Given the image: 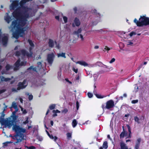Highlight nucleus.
<instances>
[{
	"label": "nucleus",
	"instance_id": "1",
	"mask_svg": "<svg viewBox=\"0 0 149 149\" xmlns=\"http://www.w3.org/2000/svg\"><path fill=\"white\" fill-rule=\"evenodd\" d=\"M32 0H10L11 3L9 5L10 11L14 10L12 13L13 17H10L8 13L4 17V19L8 23L12 21L14 18L16 19L12 22L9 27L10 31L13 32V37L16 39L19 36H23L25 31L28 29L27 26L28 19L34 16L37 9H30L23 6L24 4L27 1Z\"/></svg>",
	"mask_w": 149,
	"mask_h": 149
},
{
	"label": "nucleus",
	"instance_id": "2",
	"mask_svg": "<svg viewBox=\"0 0 149 149\" xmlns=\"http://www.w3.org/2000/svg\"><path fill=\"white\" fill-rule=\"evenodd\" d=\"M12 128L13 130L17 133L16 135L12 136L13 139L17 140V141L14 143L15 144L21 142L24 139V136L22 133H26V130L25 128L21 127L19 126L16 125H14Z\"/></svg>",
	"mask_w": 149,
	"mask_h": 149
},
{
	"label": "nucleus",
	"instance_id": "3",
	"mask_svg": "<svg viewBox=\"0 0 149 149\" xmlns=\"http://www.w3.org/2000/svg\"><path fill=\"white\" fill-rule=\"evenodd\" d=\"M16 116H13L5 119L3 118H0V123L2 125H4L5 127H8L9 128H10L12 125L16 123Z\"/></svg>",
	"mask_w": 149,
	"mask_h": 149
},
{
	"label": "nucleus",
	"instance_id": "4",
	"mask_svg": "<svg viewBox=\"0 0 149 149\" xmlns=\"http://www.w3.org/2000/svg\"><path fill=\"white\" fill-rule=\"evenodd\" d=\"M28 42L31 47L30 48L29 51L30 53L29 54L27 53L25 50H22L21 51V53L19 52H16L15 54L16 56H26L28 57H31L32 56V53L31 52V50L33 48L32 47L34 46V44L32 41L30 40H28Z\"/></svg>",
	"mask_w": 149,
	"mask_h": 149
},
{
	"label": "nucleus",
	"instance_id": "5",
	"mask_svg": "<svg viewBox=\"0 0 149 149\" xmlns=\"http://www.w3.org/2000/svg\"><path fill=\"white\" fill-rule=\"evenodd\" d=\"M139 20L140 21V22L138 24L139 26L149 25V18L145 16H141V17L139 19Z\"/></svg>",
	"mask_w": 149,
	"mask_h": 149
},
{
	"label": "nucleus",
	"instance_id": "6",
	"mask_svg": "<svg viewBox=\"0 0 149 149\" xmlns=\"http://www.w3.org/2000/svg\"><path fill=\"white\" fill-rule=\"evenodd\" d=\"M27 82L26 80H24L23 82L19 83L18 85V87L16 89L13 88L12 89V91H13L17 92V91L19 90L20 89H23L25 88L27 85Z\"/></svg>",
	"mask_w": 149,
	"mask_h": 149
},
{
	"label": "nucleus",
	"instance_id": "7",
	"mask_svg": "<svg viewBox=\"0 0 149 149\" xmlns=\"http://www.w3.org/2000/svg\"><path fill=\"white\" fill-rule=\"evenodd\" d=\"M1 31L0 30V41L1 42L3 45H6L8 41V35L6 34H1Z\"/></svg>",
	"mask_w": 149,
	"mask_h": 149
},
{
	"label": "nucleus",
	"instance_id": "8",
	"mask_svg": "<svg viewBox=\"0 0 149 149\" xmlns=\"http://www.w3.org/2000/svg\"><path fill=\"white\" fill-rule=\"evenodd\" d=\"M43 67L42 63L41 62H38L37 63V68H36V67H34L33 66H31L27 70L28 71L31 72L32 71H36V69H40Z\"/></svg>",
	"mask_w": 149,
	"mask_h": 149
},
{
	"label": "nucleus",
	"instance_id": "9",
	"mask_svg": "<svg viewBox=\"0 0 149 149\" xmlns=\"http://www.w3.org/2000/svg\"><path fill=\"white\" fill-rule=\"evenodd\" d=\"M20 60L19 59L15 63V66L14 68V70H18L20 66L25 65L26 64V62H22L20 63Z\"/></svg>",
	"mask_w": 149,
	"mask_h": 149
},
{
	"label": "nucleus",
	"instance_id": "10",
	"mask_svg": "<svg viewBox=\"0 0 149 149\" xmlns=\"http://www.w3.org/2000/svg\"><path fill=\"white\" fill-rule=\"evenodd\" d=\"M55 57V55L53 53H52L48 54L47 60L48 63L51 65L52 63L54 58Z\"/></svg>",
	"mask_w": 149,
	"mask_h": 149
},
{
	"label": "nucleus",
	"instance_id": "11",
	"mask_svg": "<svg viewBox=\"0 0 149 149\" xmlns=\"http://www.w3.org/2000/svg\"><path fill=\"white\" fill-rule=\"evenodd\" d=\"M114 106V102L112 100H110L106 102V108L109 109L113 108Z\"/></svg>",
	"mask_w": 149,
	"mask_h": 149
},
{
	"label": "nucleus",
	"instance_id": "12",
	"mask_svg": "<svg viewBox=\"0 0 149 149\" xmlns=\"http://www.w3.org/2000/svg\"><path fill=\"white\" fill-rule=\"evenodd\" d=\"M80 24V22L79 19L77 18H75L74 20V22L72 24L73 27H74L75 26H78Z\"/></svg>",
	"mask_w": 149,
	"mask_h": 149
},
{
	"label": "nucleus",
	"instance_id": "13",
	"mask_svg": "<svg viewBox=\"0 0 149 149\" xmlns=\"http://www.w3.org/2000/svg\"><path fill=\"white\" fill-rule=\"evenodd\" d=\"M75 63L76 64H79L84 66H88L89 67H91V66H89L88 63L84 61H78L77 62H76Z\"/></svg>",
	"mask_w": 149,
	"mask_h": 149
},
{
	"label": "nucleus",
	"instance_id": "14",
	"mask_svg": "<svg viewBox=\"0 0 149 149\" xmlns=\"http://www.w3.org/2000/svg\"><path fill=\"white\" fill-rule=\"evenodd\" d=\"M120 149H131L128 148L127 146L123 142H121L120 143Z\"/></svg>",
	"mask_w": 149,
	"mask_h": 149
},
{
	"label": "nucleus",
	"instance_id": "15",
	"mask_svg": "<svg viewBox=\"0 0 149 149\" xmlns=\"http://www.w3.org/2000/svg\"><path fill=\"white\" fill-rule=\"evenodd\" d=\"M127 127L128 131L129 132V134L128 135L127 132H125V136L126 137V138H130L131 137V131L129 125L127 126Z\"/></svg>",
	"mask_w": 149,
	"mask_h": 149
},
{
	"label": "nucleus",
	"instance_id": "16",
	"mask_svg": "<svg viewBox=\"0 0 149 149\" xmlns=\"http://www.w3.org/2000/svg\"><path fill=\"white\" fill-rule=\"evenodd\" d=\"M82 29L81 28L77 30L74 31L73 32V34L77 35V36L79 34H81V33L82 31Z\"/></svg>",
	"mask_w": 149,
	"mask_h": 149
},
{
	"label": "nucleus",
	"instance_id": "17",
	"mask_svg": "<svg viewBox=\"0 0 149 149\" xmlns=\"http://www.w3.org/2000/svg\"><path fill=\"white\" fill-rule=\"evenodd\" d=\"M102 67H103L104 68H107L108 69V70H107V71H109L112 70H113V68L112 67H109V66H107L103 64Z\"/></svg>",
	"mask_w": 149,
	"mask_h": 149
},
{
	"label": "nucleus",
	"instance_id": "18",
	"mask_svg": "<svg viewBox=\"0 0 149 149\" xmlns=\"http://www.w3.org/2000/svg\"><path fill=\"white\" fill-rule=\"evenodd\" d=\"M57 56L58 57H63L64 58H66L65 56V53H62L58 54Z\"/></svg>",
	"mask_w": 149,
	"mask_h": 149
},
{
	"label": "nucleus",
	"instance_id": "19",
	"mask_svg": "<svg viewBox=\"0 0 149 149\" xmlns=\"http://www.w3.org/2000/svg\"><path fill=\"white\" fill-rule=\"evenodd\" d=\"M48 43L49 47H53L54 44V41L51 39L49 40Z\"/></svg>",
	"mask_w": 149,
	"mask_h": 149
},
{
	"label": "nucleus",
	"instance_id": "20",
	"mask_svg": "<svg viewBox=\"0 0 149 149\" xmlns=\"http://www.w3.org/2000/svg\"><path fill=\"white\" fill-rule=\"evenodd\" d=\"M0 78L2 81H7L10 80L9 78H5L3 76H1Z\"/></svg>",
	"mask_w": 149,
	"mask_h": 149
},
{
	"label": "nucleus",
	"instance_id": "21",
	"mask_svg": "<svg viewBox=\"0 0 149 149\" xmlns=\"http://www.w3.org/2000/svg\"><path fill=\"white\" fill-rule=\"evenodd\" d=\"M48 136L51 139H53L55 141H56L57 139V138L56 136H54L52 135H50L49 132L47 133Z\"/></svg>",
	"mask_w": 149,
	"mask_h": 149
},
{
	"label": "nucleus",
	"instance_id": "22",
	"mask_svg": "<svg viewBox=\"0 0 149 149\" xmlns=\"http://www.w3.org/2000/svg\"><path fill=\"white\" fill-rule=\"evenodd\" d=\"M48 136L51 139H53L55 141H56L57 139V138L56 136H54L52 135H50L49 132L47 133Z\"/></svg>",
	"mask_w": 149,
	"mask_h": 149
},
{
	"label": "nucleus",
	"instance_id": "23",
	"mask_svg": "<svg viewBox=\"0 0 149 149\" xmlns=\"http://www.w3.org/2000/svg\"><path fill=\"white\" fill-rule=\"evenodd\" d=\"M123 132H122L120 135V138H123L125 136V132L124 131V127H123Z\"/></svg>",
	"mask_w": 149,
	"mask_h": 149
},
{
	"label": "nucleus",
	"instance_id": "24",
	"mask_svg": "<svg viewBox=\"0 0 149 149\" xmlns=\"http://www.w3.org/2000/svg\"><path fill=\"white\" fill-rule=\"evenodd\" d=\"M77 124V122L76 119H74L72 121V125L73 127H75Z\"/></svg>",
	"mask_w": 149,
	"mask_h": 149
},
{
	"label": "nucleus",
	"instance_id": "25",
	"mask_svg": "<svg viewBox=\"0 0 149 149\" xmlns=\"http://www.w3.org/2000/svg\"><path fill=\"white\" fill-rule=\"evenodd\" d=\"M108 147L107 142V141H105L103 143L102 147L103 148L105 149H107V148Z\"/></svg>",
	"mask_w": 149,
	"mask_h": 149
},
{
	"label": "nucleus",
	"instance_id": "26",
	"mask_svg": "<svg viewBox=\"0 0 149 149\" xmlns=\"http://www.w3.org/2000/svg\"><path fill=\"white\" fill-rule=\"evenodd\" d=\"M78 38H80L81 39V40L82 41L84 40V38L83 37V36L81 34H79L77 35Z\"/></svg>",
	"mask_w": 149,
	"mask_h": 149
},
{
	"label": "nucleus",
	"instance_id": "27",
	"mask_svg": "<svg viewBox=\"0 0 149 149\" xmlns=\"http://www.w3.org/2000/svg\"><path fill=\"white\" fill-rule=\"evenodd\" d=\"M126 44L127 45H132L133 42L131 41L130 40H128L126 42Z\"/></svg>",
	"mask_w": 149,
	"mask_h": 149
},
{
	"label": "nucleus",
	"instance_id": "28",
	"mask_svg": "<svg viewBox=\"0 0 149 149\" xmlns=\"http://www.w3.org/2000/svg\"><path fill=\"white\" fill-rule=\"evenodd\" d=\"M134 120L135 122H136L138 123H140V119L137 116H135L134 118Z\"/></svg>",
	"mask_w": 149,
	"mask_h": 149
},
{
	"label": "nucleus",
	"instance_id": "29",
	"mask_svg": "<svg viewBox=\"0 0 149 149\" xmlns=\"http://www.w3.org/2000/svg\"><path fill=\"white\" fill-rule=\"evenodd\" d=\"M12 107L14 108V109H16L17 108V105L15 102H13L12 104Z\"/></svg>",
	"mask_w": 149,
	"mask_h": 149
},
{
	"label": "nucleus",
	"instance_id": "30",
	"mask_svg": "<svg viewBox=\"0 0 149 149\" xmlns=\"http://www.w3.org/2000/svg\"><path fill=\"white\" fill-rule=\"evenodd\" d=\"M29 118L28 117H26L25 118V121L23 122V124H25L29 123Z\"/></svg>",
	"mask_w": 149,
	"mask_h": 149
},
{
	"label": "nucleus",
	"instance_id": "31",
	"mask_svg": "<svg viewBox=\"0 0 149 149\" xmlns=\"http://www.w3.org/2000/svg\"><path fill=\"white\" fill-rule=\"evenodd\" d=\"M25 147L28 149H36V148L33 146H31L30 147H28L26 146H25Z\"/></svg>",
	"mask_w": 149,
	"mask_h": 149
},
{
	"label": "nucleus",
	"instance_id": "32",
	"mask_svg": "<svg viewBox=\"0 0 149 149\" xmlns=\"http://www.w3.org/2000/svg\"><path fill=\"white\" fill-rule=\"evenodd\" d=\"M134 22L137 24V26H139V23L140 22V21L139 20V21H137L136 19H135L134 20Z\"/></svg>",
	"mask_w": 149,
	"mask_h": 149
},
{
	"label": "nucleus",
	"instance_id": "33",
	"mask_svg": "<svg viewBox=\"0 0 149 149\" xmlns=\"http://www.w3.org/2000/svg\"><path fill=\"white\" fill-rule=\"evenodd\" d=\"M55 104H52L49 106V108L50 110H52L55 108Z\"/></svg>",
	"mask_w": 149,
	"mask_h": 149
},
{
	"label": "nucleus",
	"instance_id": "34",
	"mask_svg": "<svg viewBox=\"0 0 149 149\" xmlns=\"http://www.w3.org/2000/svg\"><path fill=\"white\" fill-rule=\"evenodd\" d=\"M11 68V67L8 64L7 65L6 67V68L7 71L8 70Z\"/></svg>",
	"mask_w": 149,
	"mask_h": 149
},
{
	"label": "nucleus",
	"instance_id": "35",
	"mask_svg": "<svg viewBox=\"0 0 149 149\" xmlns=\"http://www.w3.org/2000/svg\"><path fill=\"white\" fill-rule=\"evenodd\" d=\"M96 96L98 98H102L105 97V96H102L101 95L98 94L96 95Z\"/></svg>",
	"mask_w": 149,
	"mask_h": 149
},
{
	"label": "nucleus",
	"instance_id": "36",
	"mask_svg": "<svg viewBox=\"0 0 149 149\" xmlns=\"http://www.w3.org/2000/svg\"><path fill=\"white\" fill-rule=\"evenodd\" d=\"M98 74H94L93 75V77H94V79L95 81H96L97 78H98Z\"/></svg>",
	"mask_w": 149,
	"mask_h": 149
},
{
	"label": "nucleus",
	"instance_id": "37",
	"mask_svg": "<svg viewBox=\"0 0 149 149\" xmlns=\"http://www.w3.org/2000/svg\"><path fill=\"white\" fill-rule=\"evenodd\" d=\"M63 20H64L65 23H66L67 22V20H68L67 18L66 17L63 16Z\"/></svg>",
	"mask_w": 149,
	"mask_h": 149
},
{
	"label": "nucleus",
	"instance_id": "38",
	"mask_svg": "<svg viewBox=\"0 0 149 149\" xmlns=\"http://www.w3.org/2000/svg\"><path fill=\"white\" fill-rule=\"evenodd\" d=\"M87 94L89 98H91L93 96L92 93H88Z\"/></svg>",
	"mask_w": 149,
	"mask_h": 149
},
{
	"label": "nucleus",
	"instance_id": "39",
	"mask_svg": "<svg viewBox=\"0 0 149 149\" xmlns=\"http://www.w3.org/2000/svg\"><path fill=\"white\" fill-rule=\"evenodd\" d=\"M52 112L53 113H60V111L57 109L56 110H53L52 111Z\"/></svg>",
	"mask_w": 149,
	"mask_h": 149
},
{
	"label": "nucleus",
	"instance_id": "40",
	"mask_svg": "<svg viewBox=\"0 0 149 149\" xmlns=\"http://www.w3.org/2000/svg\"><path fill=\"white\" fill-rule=\"evenodd\" d=\"M97 65L100 67H102L103 65V64L101 62H98L97 63Z\"/></svg>",
	"mask_w": 149,
	"mask_h": 149
},
{
	"label": "nucleus",
	"instance_id": "41",
	"mask_svg": "<svg viewBox=\"0 0 149 149\" xmlns=\"http://www.w3.org/2000/svg\"><path fill=\"white\" fill-rule=\"evenodd\" d=\"M67 136L68 138H71V137L72 134L70 133H68L67 134Z\"/></svg>",
	"mask_w": 149,
	"mask_h": 149
},
{
	"label": "nucleus",
	"instance_id": "42",
	"mask_svg": "<svg viewBox=\"0 0 149 149\" xmlns=\"http://www.w3.org/2000/svg\"><path fill=\"white\" fill-rule=\"evenodd\" d=\"M138 102V100H133L132 101V104H135L137 103Z\"/></svg>",
	"mask_w": 149,
	"mask_h": 149
},
{
	"label": "nucleus",
	"instance_id": "43",
	"mask_svg": "<svg viewBox=\"0 0 149 149\" xmlns=\"http://www.w3.org/2000/svg\"><path fill=\"white\" fill-rule=\"evenodd\" d=\"M68 111V110L67 109H65L62 111V112L65 113H66Z\"/></svg>",
	"mask_w": 149,
	"mask_h": 149
},
{
	"label": "nucleus",
	"instance_id": "44",
	"mask_svg": "<svg viewBox=\"0 0 149 149\" xmlns=\"http://www.w3.org/2000/svg\"><path fill=\"white\" fill-rule=\"evenodd\" d=\"M115 59L114 58H113L111 59L109 62L110 63H112L113 62H114L115 61Z\"/></svg>",
	"mask_w": 149,
	"mask_h": 149
},
{
	"label": "nucleus",
	"instance_id": "45",
	"mask_svg": "<svg viewBox=\"0 0 149 149\" xmlns=\"http://www.w3.org/2000/svg\"><path fill=\"white\" fill-rule=\"evenodd\" d=\"M33 98V96L32 95H29V100H32Z\"/></svg>",
	"mask_w": 149,
	"mask_h": 149
},
{
	"label": "nucleus",
	"instance_id": "46",
	"mask_svg": "<svg viewBox=\"0 0 149 149\" xmlns=\"http://www.w3.org/2000/svg\"><path fill=\"white\" fill-rule=\"evenodd\" d=\"M55 43L56 44V47L58 49H59L60 48V47L59 44H57L56 42H55Z\"/></svg>",
	"mask_w": 149,
	"mask_h": 149
},
{
	"label": "nucleus",
	"instance_id": "47",
	"mask_svg": "<svg viewBox=\"0 0 149 149\" xmlns=\"http://www.w3.org/2000/svg\"><path fill=\"white\" fill-rule=\"evenodd\" d=\"M76 107L77 109L78 110L79 108V103L78 101H77L76 103Z\"/></svg>",
	"mask_w": 149,
	"mask_h": 149
},
{
	"label": "nucleus",
	"instance_id": "48",
	"mask_svg": "<svg viewBox=\"0 0 149 149\" xmlns=\"http://www.w3.org/2000/svg\"><path fill=\"white\" fill-rule=\"evenodd\" d=\"M72 70L76 73H77V72L78 69L77 68H73Z\"/></svg>",
	"mask_w": 149,
	"mask_h": 149
},
{
	"label": "nucleus",
	"instance_id": "49",
	"mask_svg": "<svg viewBox=\"0 0 149 149\" xmlns=\"http://www.w3.org/2000/svg\"><path fill=\"white\" fill-rule=\"evenodd\" d=\"M139 144L136 143V146H135V148L136 149H138L139 147Z\"/></svg>",
	"mask_w": 149,
	"mask_h": 149
},
{
	"label": "nucleus",
	"instance_id": "50",
	"mask_svg": "<svg viewBox=\"0 0 149 149\" xmlns=\"http://www.w3.org/2000/svg\"><path fill=\"white\" fill-rule=\"evenodd\" d=\"M110 49L109 47L106 46L104 48V51H105L106 50L109 51Z\"/></svg>",
	"mask_w": 149,
	"mask_h": 149
},
{
	"label": "nucleus",
	"instance_id": "51",
	"mask_svg": "<svg viewBox=\"0 0 149 149\" xmlns=\"http://www.w3.org/2000/svg\"><path fill=\"white\" fill-rule=\"evenodd\" d=\"M141 141V139L139 138L137 139L136 143L140 144V142Z\"/></svg>",
	"mask_w": 149,
	"mask_h": 149
},
{
	"label": "nucleus",
	"instance_id": "52",
	"mask_svg": "<svg viewBox=\"0 0 149 149\" xmlns=\"http://www.w3.org/2000/svg\"><path fill=\"white\" fill-rule=\"evenodd\" d=\"M135 33L132 32L130 33V36H132L133 35H135Z\"/></svg>",
	"mask_w": 149,
	"mask_h": 149
},
{
	"label": "nucleus",
	"instance_id": "53",
	"mask_svg": "<svg viewBox=\"0 0 149 149\" xmlns=\"http://www.w3.org/2000/svg\"><path fill=\"white\" fill-rule=\"evenodd\" d=\"M5 91V90L4 89H3L2 90H0V94H1L3 92H4Z\"/></svg>",
	"mask_w": 149,
	"mask_h": 149
},
{
	"label": "nucleus",
	"instance_id": "54",
	"mask_svg": "<svg viewBox=\"0 0 149 149\" xmlns=\"http://www.w3.org/2000/svg\"><path fill=\"white\" fill-rule=\"evenodd\" d=\"M65 80L67 82H68L70 84H72V82L70 81L68 79H65Z\"/></svg>",
	"mask_w": 149,
	"mask_h": 149
},
{
	"label": "nucleus",
	"instance_id": "55",
	"mask_svg": "<svg viewBox=\"0 0 149 149\" xmlns=\"http://www.w3.org/2000/svg\"><path fill=\"white\" fill-rule=\"evenodd\" d=\"M91 123V121H89V120H88L86 121L85 123H84L83 124H90Z\"/></svg>",
	"mask_w": 149,
	"mask_h": 149
},
{
	"label": "nucleus",
	"instance_id": "56",
	"mask_svg": "<svg viewBox=\"0 0 149 149\" xmlns=\"http://www.w3.org/2000/svg\"><path fill=\"white\" fill-rule=\"evenodd\" d=\"M55 18L57 20H58L59 19V17L58 16H55Z\"/></svg>",
	"mask_w": 149,
	"mask_h": 149
},
{
	"label": "nucleus",
	"instance_id": "57",
	"mask_svg": "<svg viewBox=\"0 0 149 149\" xmlns=\"http://www.w3.org/2000/svg\"><path fill=\"white\" fill-rule=\"evenodd\" d=\"M23 100L21 98H19V101L21 103H23Z\"/></svg>",
	"mask_w": 149,
	"mask_h": 149
},
{
	"label": "nucleus",
	"instance_id": "58",
	"mask_svg": "<svg viewBox=\"0 0 149 149\" xmlns=\"http://www.w3.org/2000/svg\"><path fill=\"white\" fill-rule=\"evenodd\" d=\"M102 108L103 109H104L105 108H106V106H105L104 104H102Z\"/></svg>",
	"mask_w": 149,
	"mask_h": 149
},
{
	"label": "nucleus",
	"instance_id": "59",
	"mask_svg": "<svg viewBox=\"0 0 149 149\" xmlns=\"http://www.w3.org/2000/svg\"><path fill=\"white\" fill-rule=\"evenodd\" d=\"M23 113H24V114H26V113H27V112H26V110H24V111H23Z\"/></svg>",
	"mask_w": 149,
	"mask_h": 149
},
{
	"label": "nucleus",
	"instance_id": "60",
	"mask_svg": "<svg viewBox=\"0 0 149 149\" xmlns=\"http://www.w3.org/2000/svg\"><path fill=\"white\" fill-rule=\"evenodd\" d=\"M2 74H8V73L6 72L3 71V72H2Z\"/></svg>",
	"mask_w": 149,
	"mask_h": 149
},
{
	"label": "nucleus",
	"instance_id": "61",
	"mask_svg": "<svg viewBox=\"0 0 149 149\" xmlns=\"http://www.w3.org/2000/svg\"><path fill=\"white\" fill-rule=\"evenodd\" d=\"M53 116V117H55L57 116V114H56V113H54Z\"/></svg>",
	"mask_w": 149,
	"mask_h": 149
},
{
	"label": "nucleus",
	"instance_id": "62",
	"mask_svg": "<svg viewBox=\"0 0 149 149\" xmlns=\"http://www.w3.org/2000/svg\"><path fill=\"white\" fill-rule=\"evenodd\" d=\"M94 48L95 49H97L99 48V47L98 46H95Z\"/></svg>",
	"mask_w": 149,
	"mask_h": 149
},
{
	"label": "nucleus",
	"instance_id": "63",
	"mask_svg": "<svg viewBox=\"0 0 149 149\" xmlns=\"http://www.w3.org/2000/svg\"><path fill=\"white\" fill-rule=\"evenodd\" d=\"M50 124H51V125H53V122L52 121H51V122H50Z\"/></svg>",
	"mask_w": 149,
	"mask_h": 149
},
{
	"label": "nucleus",
	"instance_id": "64",
	"mask_svg": "<svg viewBox=\"0 0 149 149\" xmlns=\"http://www.w3.org/2000/svg\"><path fill=\"white\" fill-rule=\"evenodd\" d=\"M123 96L124 97H126L127 96V94H126V93H124L123 95Z\"/></svg>",
	"mask_w": 149,
	"mask_h": 149
}]
</instances>
